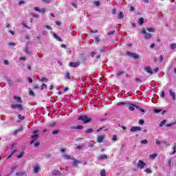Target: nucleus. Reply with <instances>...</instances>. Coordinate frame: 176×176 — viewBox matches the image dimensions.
<instances>
[{
	"label": "nucleus",
	"instance_id": "obj_1",
	"mask_svg": "<svg viewBox=\"0 0 176 176\" xmlns=\"http://www.w3.org/2000/svg\"><path fill=\"white\" fill-rule=\"evenodd\" d=\"M13 100L16 101L18 104H11V108L12 109H19V111H23V109H24V107L21 105V103L23 102L21 97L14 96Z\"/></svg>",
	"mask_w": 176,
	"mask_h": 176
},
{
	"label": "nucleus",
	"instance_id": "obj_2",
	"mask_svg": "<svg viewBox=\"0 0 176 176\" xmlns=\"http://www.w3.org/2000/svg\"><path fill=\"white\" fill-rule=\"evenodd\" d=\"M78 120H80L81 122H83V123L87 124L91 122V118H90L87 116H80L78 118Z\"/></svg>",
	"mask_w": 176,
	"mask_h": 176
},
{
	"label": "nucleus",
	"instance_id": "obj_3",
	"mask_svg": "<svg viewBox=\"0 0 176 176\" xmlns=\"http://www.w3.org/2000/svg\"><path fill=\"white\" fill-rule=\"evenodd\" d=\"M126 56H129V57H131L132 58H134L135 60L140 58V56L138 54L133 53V52H130L129 51H127L126 52Z\"/></svg>",
	"mask_w": 176,
	"mask_h": 176
},
{
	"label": "nucleus",
	"instance_id": "obj_4",
	"mask_svg": "<svg viewBox=\"0 0 176 176\" xmlns=\"http://www.w3.org/2000/svg\"><path fill=\"white\" fill-rule=\"evenodd\" d=\"M142 34L144 35V39H151V38H152V34L150 33H147L146 30L144 28L142 29Z\"/></svg>",
	"mask_w": 176,
	"mask_h": 176
},
{
	"label": "nucleus",
	"instance_id": "obj_5",
	"mask_svg": "<svg viewBox=\"0 0 176 176\" xmlns=\"http://www.w3.org/2000/svg\"><path fill=\"white\" fill-rule=\"evenodd\" d=\"M145 166H146V164L142 160H139L137 164L138 168H140V170H142V168H144V167H145Z\"/></svg>",
	"mask_w": 176,
	"mask_h": 176
},
{
	"label": "nucleus",
	"instance_id": "obj_6",
	"mask_svg": "<svg viewBox=\"0 0 176 176\" xmlns=\"http://www.w3.org/2000/svg\"><path fill=\"white\" fill-rule=\"evenodd\" d=\"M16 146H17V143H16V142L12 143L11 148H10L12 155H14V153H16V152H17V149H16Z\"/></svg>",
	"mask_w": 176,
	"mask_h": 176
},
{
	"label": "nucleus",
	"instance_id": "obj_7",
	"mask_svg": "<svg viewBox=\"0 0 176 176\" xmlns=\"http://www.w3.org/2000/svg\"><path fill=\"white\" fill-rule=\"evenodd\" d=\"M69 65V67H72V68H76V67H79V65H80V62H70Z\"/></svg>",
	"mask_w": 176,
	"mask_h": 176
},
{
	"label": "nucleus",
	"instance_id": "obj_8",
	"mask_svg": "<svg viewBox=\"0 0 176 176\" xmlns=\"http://www.w3.org/2000/svg\"><path fill=\"white\" fill-rule=\"evenodd\" d=\"M127 105H129V109L131 111H134V109H137L138 105H135L134 103H128Z\"/></svg>",
	"mask_w": 176,
	"mask_h": 176
},
{
	"label": "nucleus",
	"instance_id": "obj_9",
	"mask_svg": "<svg viewBox=\"0 0 176 176\" xmlns=\"http://www.w3.org/2000/svg\"><path fill=\"white\" fill-rule=\"evenodd\" d=\"M105 138L104 135H99L97 137V142L98 144H101V142H102V141H104V139Z\"/></svg>",
	"mask_w": 176,
	"mask_h": 176
},
{
	"label": "nucleus",
	"instance_id": "obj_10",
	"mask_svg": "<svg viewBox=\"0 0 176 176\" xmlns=\"http://www.w3.org/2000/svg\"><path fill=\"white\" fill-rule=\"evenodd\" d=\"M131 133H134L135 131H141V127L140 126H132L131 128Z\"/></svg>",
	"mask_w": 176,
	"mask_h": 176
},
{
	"label": "nucleus",
	"instance_id": "obj_11",
	"mask_svg": "<svg viewBox=\"0 0 176 176\" xmlns=\"http://www.w3.org/2000/svg\"><path fill=\"white\" fill-rule=\"evenodd\" d=\"M144 71H146V72L150 75L153 74V71H152V68H151V67H144Z\"/></svg>",
	"mask_w": 176,
	"mask_h": 176
},
{
	"label": "nucleus",
	"instance_id": "obj_12",
	"mask_svg": "<svg viewBox=\"0 0 176 176\" xmlns=\"http://www.w3.org/2000/svg\"><path fill=\"white\" fill-rule=\"evenodd\" d=\"M34 10H36V12H38L39 13H43V14L45 13L46 12V10H45V8L39 9V8L38 7H35Z\"/></svg>",
	"mask_w": 176,
	"mask_h": 176
},
{
	"label": "nucleus",
	"instance_id": "obj_13",
	"mask_svg": "<svg viewBox=\"0 0 176 176\" xmlns=\"http://www.w3.org/2000/svg\"><path fill=\"white\" fill-rule=\"evenodd\" d=\"M51 174L53 176L61 175V172H60V170H52Z\"/></svg>",
	"mask_w": 176,
	"mask_h": 176
},
{
	"label": "nucleus",
	"instance_id": "obj_14",
	"mask_svg": "<svg viewBox=\"0 0 176 176\" xmlns=\"http://www.w3.org/2000/svg\"><path fill=\"white\" fill-rule=\"evenodd\" d=\"M99 160H107L108 159V156L107 155H100L98 157Z\"/></svg>",
	"mask_w": 176,
	"mask_h": 176
},
{
	"label": "nucleus",
	"instance_id": "obj_15",
	"mask_svg": "<svg viewBox=\"0 0 176 176\" xmlns=\"http://www.w3.org/2000/svg\"><path fill=\"white\" fill-rule=\"evenodd\" d=\"M33 168H34V173L35 174H38V173L39 172V170H41V167H39L38 165L34 166Z\"/></svg>",
	"mask_w": 176,
	"mask_h": 176
},
{
	"label": "nucleus",
	"instance_id": "obj_16",
	"mask_svg": "<svg viewBox=\"0 0 176 176\" xmlns=\"http://www.w3.org/2000/svg\"><path fill=\"white\" fill-rule=\"evenodd\" d=\"M38 134H35L32 136V138L33 139V140L30 142V145H32V144L35 142V140L38 139Z\"/></svg>",
	"mask_w": 176,
	"mask_h": 176
},
{
	"label": "nucleus",
	"instance_id": "obj_17",
	"mask_svg": "<svg viewBox=\"0 0 176 176\" xmlns=\"http://www.w3.org/2000/svg\"><path fill=\"white\" fill-rule=\"evenodd\" d=\"M72 130H82L83 129V126L78 125L77 126H71Z\"/></svg>",
	"mask_w": 176,
	"mask_h": 176
},
{
	"label": "nucleus",
	"instance_id": "obj_18",
	"mask_svg": "<svg viewBox=\"0 0 176 176\" xmlns=\"http://www.w3.org/2000/svg\"><path fill=\"white\" fill-rule=\"evenodd\" d=\"M63 157H64L65 160H72L74 159L71 155L65 154L63 155Z\"/></svg>",
	"mask_w": 176,
	"mask_h": 176
},
{
	"label": "nucleus",
	"instance_id": "obj_19",
	"mask_svg": "<svg viewBox=\"0 0 176 176\" xmlns=\"http://www.w3.org/2000/svg\"><path fill=\"white\" fill-rule=\"evenodd\" d=\"M170 96H171L173 100H175V92L173 91V89H169Z\"/></svg>",
	"mask_w": 176,
	"mask_h": 176
},
{
	"label": "nucleus",
	"instance_id": "obj_20",
	"mask_svg": "<svg viewBox=\"0 0 176 176\" xmlns=\"http://www.w3.org/2000/svg\"><path fill=\"white\" fill-rule=\"evenodd\" d=\"M146 31H148V32H156V30L153 28H146Z\"/></svg>",
	"mask_w": 176,
	"mask_h": 176
},
{
	"label": "nucleus",
	"instance_id": "obj_21",
	"mask_svg": "<svg viewBox=\"0 0 176 176\" xmlns=\"http://www.w3.org/2000/svg\"><path fill=\"white\" fill-rule=\"evenodd\" d=\"M72 160H74L73 164H74V166H78V164H80V161L77 160L75 159V158H73Z\"/></svg>",
	"mask_w": 176,
	"mask_h": 176
},
{
	"label": "nucleus",
	"instance_id": "obj_22",
	"mask_svg": "<svg viewBox=\"0 0 176 176\" xmlns=\"http://www.w3.org/2000/svg\"><path fill=\"white\" fill-rule=\"evenodd\" d=\"M93 131H94V130H93V129L89 128L87 130H85V134H90L91 133H93Z\"/></svg>",
	"mask_w": 176,
	"mask_h": 176
},
{
	"label": "nucleus",
	"instance_id": "obj_23",
	"mask_svg": "<svg viewBox=\"0 0 176 176\" xmlns=\"http://www.w3.org/2000/svg\"><path fill=\"white\" fill-rule=\"evenodd\" d=\"M65 79H67L68 80H71V74H69V72H67L65 76Z\"/></svg>",
	"mask_w": 176,
	"mask_h": 176
},
{
	"label": "nucleus",
	"instance_id": "obj_24",
	"mask_svg": "<svg viewBox=\"0 0 176 176\" xmlns=\"http://www.w3.org/2000/svg\"><path fill=\"white\" fill-rule=\"evenodd\" d=\"M54 37L58 41V42H63V39H61V38H60L59 36H58L57 34H54Z\"/></svg>",
	"mask_w": 176,
	"mask_h": 176
},
{
	"label": "nucleus",
	"instance_id": "obj_25",
	"mask_svg": "<svg viewBox=\"0 0 176 176\" xmlns=\"http://www.w3.org/2000/svg\"><path fill=\"white\" fill-rule=\"evenodd\" d=\"M157 157V154L156 153L151 154L149 155V159H156Z\"/></svg>",
	"mask_w": 176,
	"mask_h": 176
},
{
	"label": "nucleus",
	"instance_id": "obj_26",
	"mask_svg": "<svg viewBox=\"0 0 176 176\" xmlns=\"http://www.w3.org/2000/svg\"><path fill=\"white\" fill-rule=\"evenodd\" d=\"M80 56L82 58V61L85 63V61H86V54L82 53L80 54Z\"/></svg>",
	"mask_w": 176,
	"mask_h": 176
},
{
	"label": "nucleus",
	"instance_id": "obj_27",
	"mask_svg": "<svg viewBox=\"0 0 176 176\" xmlns=\"http://www.w3.org/2000/svg\"><path fill=\"white\" fill-rule=\"evenodd\" d=\"M167 122L166 120H164L162 122H160V124H159L160 127H163L164 125L166 124V123Z\"/></svg>",
	"mask_w": 176,
	"mask_h": 176
},
{
	"label": "nucleus",
	"instance_id": "obj_28",
	"mask_svg": "<svg viewBox=\"0 0 176 176\" xmlns=\"http://www.w3.org/2000/svg\"><path fill=\"white\" fill-rule=\"evenodd\" d=\"M115 34H116V31L113 30V31H111L109 33H107V36H111V35H115Z\"/></svg>",
	"mask_w": 176,
	"mask_h": 176
},
{
	"label": "nucleus",
	"instance_id": "obj_29",
	"mask_svg": "<svg viewBox=\"0 0 176 176\" xmlns=\"http://www.w3.org/2000/svg\"><path fill=\"white\" fill-rule=\"evenodd\" d=\"M100 176H107V173H105V169H102L101 170Z\"/></svg>",
	"mask_w": 176,
	"mask_h": 176
},
{
	"label": "nucleus",
	"instance_id": "obj_30",
	"mask_svg": "<svg viewBox=\"0 0 176 176\" xmlns=\"http://www.w3.org/2000/svg\"><path fill=\"white\" fill-rule=\"evenodd\" d=\"M24 156V151H22L19 155H17L18 159H21Z\"/></svg>",
	"mask_w": 176,
	"mask_h": 176
},
{
	"label": "nucleus",
	"instance_id": "obj_31",
	"mask_svg": "<svg viewBox=\"0 0 176 176\" xmlns=\"http://www.w3.org/2000/svg\"><path fill=\"white\" fill-rule=\"evenodd\" d=\"M85 147V145L81 144L76 146V149H78V151H80L82 148Z\"/></svg>",
	"mask_w": 176,
	"mask_h": 176
},
{
	"label": "nucleus",
	"instance_id": "obj_32",
	"mask_svg": "<svg viewBox=\"0 0 176 176\" xmlns=\"http://www.w3.org/2000/svg\"><path fill=\"white\" fill-rule=\"evenodd\" d=\"M137 109H138V111H139L140 112H142L143 113H145V110H144V109H142V108L140 107L139 106L137 107Z\"/></svg>",
	"mask_w": 176,
	"mask_h": 176
},
{
	"label": "nucleus",
	"instance_id": "obj_33",
	"mask_svg": "<svg viewBox=\"0 0 176 176\" xmlns=\"http://www.w3.org/2000/svg\"><path fill=\"white\" fill-rule=\"evenodd\" d=\"M139 24L140 25H142V24H144V18L139 19Z\"/></svg>",
	"mask_w": 176,
	"mask_h": 176
},
{
	"label": "nucleus",
	"instance_id": "obj_34",
	"mask_svg": "<svg viewBox=\"0 0 176 176\" xmlns=\"http://www.w3.org/2000/svg\"><path fill=\"white\" fill-rule=\"evenodd\" d=\"M123 74H124V72L123 71H120L117 73L116 76H122V75H123Z\"/></svg>",
	"mask_w": 176,
	"mask_h": 176
},
{
	"label": "nucleus",
	"instance_id": "obj_35",
	"mask_svg": "<svg viewBox=\"0 0 176 176\" xmlns=\"http://www.w3.org/2000/svg\"><path fill=\"white\" fill-rule=\"evenodd\" d=\"M18 119H20V120H24V119H25V117L21 116V114H19Z\"/></svg>",
	"mask_w": 176,
	"mask_h": 176
},
{
	"label": "nucleus",
	"instance_id": "obj_36",
	"mask_svg": "<svg viewBox=\"0 0 176 176\" xmlns=\"http://www.w3.org/2000/svg\"><path fill=\"white\" fill-rule=\"evenodd\" d=\"M123 17H124L123 12H119V14H118V18H119L120 19H123Z\"/></svg>",
	"mask_w": 176,
	"mask_h": 176
},
{
	"label": "nucleus",
	"instance_id": "obj_37",
	"mask_svg": "<svg viewBox=\"0 0 176 176\" xmlns=\"http://www.w3.org/2000/svg\"><path fill=\"white\" fill-rule=\"evenodd\" d=\"M16 175H17V176H24V175H25V173H16Z\"/></svg>",
	"mask_w": 176,
	"mask_h": 176
},
{
	"label": "nucleus",
	"instance_id": "obj_38",
	"mask_svg": "<svg viewBox=\"0 0 176 176\" xmlns=\"http://www.w3.org/2000/svg\"><path fill=\"white\" fill-rule=\"evenodd\" d=\"M43 89H47V85H46V84H43L41 87V90H43Z\"/></svg>",
	"mask_w": 176,
	"mask_h": 176
},
{
	"label": "nucleus",
	"instance_id": "obj_39",
	"mask_svg": "<svg viewBox=\"0 0 176 176\" xmlns=\"http://www.w3.org/2000/svg\"><path fill=\"white\" fill-rule=\"evenodd\" d=\"M155 113H159V112H162V109H154Z\"/></svg>",
	"mask_w": 176,
	"mask_h": 176
},
{
	"label": "nucleus",
	"instance_id": "obj_40",
	"mask_svg": "<svg viewBox=\"0 0 176 176\" xmlns=\"http://www.w3.org/2000/svg\"><path fill=\"white\" fill-rule=\"evenodd\" d=\"M144 171L147 174H151V173H152V170L151 169H149V168H146Z\"/></svg>",
	"mask_w": 176,
	"mask_h": 176
},
{
	"label": "nucleus",
	"instance_id": "obj_41",
	"mask_svg": "<svg viewBox=\"0 0 176 176\" xmlns=\"http://www.w3.org/2000/svg\"><path fill=\"white\" fill-rule=\"evenodd\" d=\"M129 103L123 102H120L118 103V105H127Z\"/></svg>",
	"mask_w": 176,
	"mask_h": 176
},
{
	"label": "nucleus",
	"instance_id": "obj_42",
	"mask_svg": "<svg viewBox=\"0 0 176 176\" xmlns=\"http://www.w3.org/2000/svg\"><path fill=\"white\" fill-rule=\"evenodd\" d=\"M58 133H60V131H58V130H55V131H52L53 135L58 134Z\"/></svg>",
	"mask_w": 176,
	"mask_h": 176
},
{
	"label": "nucleus",
	"instance_id": "obj_43",
	"mask_svg": "<svg viewBox=\"0 0 176 176\" xmlns=\"http://www.w3.org/2000/svg\"><path fill=\"white\" fill-rule=\"evenodd\" d=\"M140 143L142 144H148V140H141Z\"/></svg>",
	"mask_w": 176,
	"mask_h": 176
},
{
	"label": "nucleus",
	"instance_id": "obj_44",
	"mask_svg": "<svg viewBox=\"0 0 176 176\" xmlns=\"http://www.w3.org/2000/svg\"><path fill=\"white\" fill-rule=\"evenodd\" d=\"M29 96H32L34 97L35 96V94L34 93V91H32V90H30L29 92Z\"/></svg>",
	"mask_w": 176,
	"mask_h": 176
},
{
	"label": "nucleus",
	"instance_id": "obj_45",
	"mask_svg": "<svg viewBox=\"0 0 176 176\" xmlns=\"http://www.w3.org/2000/svg\"><path fill=\"white\" fill-rule=\"evenodd\" d=\"M88 146L89 148H93L94 146V144H93V142H90Z\"/></svg>",
	"mask_w": 176,
	"mask_h": 176
},
{
	"label": "nucleus",
	"instance_id": "obj_46",
	"mask_svg": "<svg viewBox=\"0 0 176 176\" xmlns=\"http://www.w3.org/2000/svg\"><path fill=\"white\" fill-rule=\"evenodd\" d=\"M175 153H176V144L173 147V153H171L170 155H175Z\"/></svg>",
	"mask_w": 176,
	"mask_h": 176
},
{
	"label": "nucleus",
	"instance_id": "obj_47",
	"mask_svg": "<svg viewBox=\"0 0 176 176\" xmlns=\"http://www.w3.org/2000/svg\"><path fill=\"white\" fill-rule=\"evenodd\" d=\"M113 141H118V136L116 135H114L112 138Z\"/></svg>",
	"mask_w": 176,
	"mask_h": 176
},
{
	"label": "nucleus",
	"instance_id": "obj_48",
	"mask_svg": "<svg viewBox=\"0 0 176 176\" xmlns=\"http://www.w3.org/2000/svg\"><path fill=\"white\" fill-rule=\"evenodd\" d=\"M174 126V123H170V124H166V127H171Z\"/></svg>",
	"mask_w": 176,
	"mask_h": 176
},
{
	"label": "nucleus",
	"instance_id": "obj_49",
	"mask_svg": "<svg viewBox=\"0 0 176 176\" xmlns=\"http://www.w3.org/2000/svg\"><path fill=\"white\" fill-rule=\"evenodd\" d=\"M95 41L98 43L100 42V36H97L95 37Z\"/></svg>",
	"mask_w": 176,
	"mask_h": 176
},
{
	"label": "nucleus",
	"instance_id": "obj_50",
	"mask_svg": "<svg viewBox=\"0 0 176 176\" xmlns=\"http://www.w3.org/2000/svg\"><path fill=\"white\" fill-rule=\"evenodd\" d=\"M94 5H96V6H100V1H94Z\"/></svg>",
	"mask_w": 176,
	"mask_h": 176
},
{
	"label": "nucleus",
	"instance_id": "obj_51",
	"mask_svg": "<svg viewBox=\"0 0 176 176\" xmlns=\"http://www.w3.org/2000/svg\"><path fill=\"white\" fill-rule=\"evenodd\" d=\"M41 145V143L39 142H35L34 143V147L36 148L37 146H39Z\"/></svg>",
	"mask_w": 176,
	"mask_h": 176
},
{
	"label": "nucleus",
	"instance_id": "obj_52",
	"mask_svg": "<svg viewBox=\"0 0 176 176\" xmlns=\"http://www.w3.org/2000/svg\"><path fill=\"white\" fill-rule=\"evenodd\" d=\"M170 49H176V44H172L170 45Z\"/></svg>",
	"mask_w": 176,
	"mask_h": 176
},
{
	"label": "nucleus",
	"instance_id": "obj_53",
	"mask_svg": "<svg viewBox=\"0 0 176 176\" xmlns=\"http://www.w3.org/2000/svg\"><path fill=\"white\" fill-rule=\"evenodd\" d=\"M41 82H47V79L46 78L42 77Z\"/></svg>",
	"mask_w": 176,
	"mask_h": 176
},
{
	"label": "nucleus",
	"instance_id": "obj_54",
	"mask_svg": "<svg viewBox=\"0 0 176 176\" xmlns=\"http://www.w3.org/2000/svg\"><path fill=\"white\" fill-rule=\"evenodd\" d=\"M164 60L163 55L160 56V63H162Z\"/></svg>",
	"mask_w": 176,
	"mask_h": 176
},
{
	"label": "nucleus",
	"instance_id": "obj_55",
	"mask_svg": "<svg viewBox=\"0 0 176 176\" xmlns=\"http://www.w3.org/2000/svg\"><path fill=\"white\" fill-rule=\"evenodd\" d=\"M19 60H21V61H25V60H27V58L25 57H21V58H19Z\"/></svg>",
	"mask_w": 176,
	"mask_h": 176
},
{
	"label": "nucleus",
	"instance_id": "obj_56",
	"mask_svg": "<svg viewBox=\"0 0 176 176\" xmlns=\"http://www.w3.org/2000/svg\"><path fill=\"white\" fill-rule=\"evenodd\" d=\"M22 24L25 26V28H28V30H30L31 28L28 27V25H27L25 23H23Z\"/></svg>",
	"mask_w": 176,
	"mask_h": 176
},
{
	"label": "nucleus",
	"instance_id": "obj_57",
	"mask_svg": "<svg viewBox=\"0 0 176 176\" xmlns=\"http://www.w3.org/2000/svg\"><path fill=\"white\" fill-rule=\"evenodd\" d=\"M30 14L32 16V17H39V16L35 14V13H31Z\"/></svg>",
	"mask_w": 176,
	"mask_h": 176
},
{
	"label": "nucleus",
	"instance_id": "obj_58",
	"mask_svg": "<svg viewBox=\"0 0 176 176\" xmlns=\"http://www.w3.org/2000/svg\"><path fill=\"white\" fill-rule=\"evenodd\" d=\"M144 120H139V124H144Z\"/></svg>",
	"mask_w": 176,
	"mask_h": 176
},
{
	"label": "nucleus",
	"instance_id": "obj_59",
	"mask_svg": "<svg viewBox=\"0 0 176 176\" xmlns=\"http://www.w3.org/2000/svg\"><path fill=\"white\" fill-rule=\"evenodd\" d=\"M25 53H27V54H28V53H29V49H28V47H26L25 48Z\"/></svg>",
	"mask_w": 176,
	"mask_h": 176
},
{
	"label": "nucleus",
	"instance_id": "obj_60",
	"mask_svg": "<svg viewBox=\"0 0 176 176\" xmlns=\"http://www.w3.org/2000/svg\"><path fill=\"white\" fill-rule=\"evenodd\" d=\"M117 10H116V8H113L112 10V14H115L116 13Z\"/></svg>",
	"mask_w": 176,
	"mask_h": 176
},
{
	"label": "nucleus",
	"instance_id": "obj_61",
	"mask_svg": "<svg viewBox=\"0 0 176 176\" xmlns=\"http://www.w3.org/2000/svg\"><path fill=\"white\" fill-rule=\"evenodd\" d=\"M164 96H166V93H164V91H163L161 94V97L164 98Z\"/></svg>",
	"mask_w": 176,
	"mask_h": 176
},
{
	"label": "nucleus",
	"instance_id": "obj_62",
	"mask_svg": "<svg viewBox=\"0 0 176 176\" xmlns=\"http://www.w3.org/2000/svg\"><path fill=\"white\" fill-rule=\"evenodd\" d=\"M10 46H16V43H9Z\"/></svg>",
	"mask_w": 176,
	"mask_h": 176
},
{
	"label": "nucleus",
	"instance_id": "obj_63",
	"mask_svg": "<svg viewBox=\"0 0 176 176\" xmlns=\"http://www.w3.org/2000/svg\"><path fill=\"white\" fill-rule=\"evenodd\" d=\"M171 162H173V160H169L168 161V166H171Z\"/></svg>",
	"mask_w": 176,
	"mask_h": 176
},
{
	"label": "nucleus",
	"instance_id": "obj_64",
	"mask_svg": "<svg viewBox=\"0 0 176 176\" xmlns=\"http://www.w3.org/2000/svg\"><path fill=\"white\" fill-rule=\"evenodd\" d=\"M154 72H159V67H155L154 69Z\"/></svg>",
	"mask_w": 176,
	"mask_h": 176
}]
</instances>
